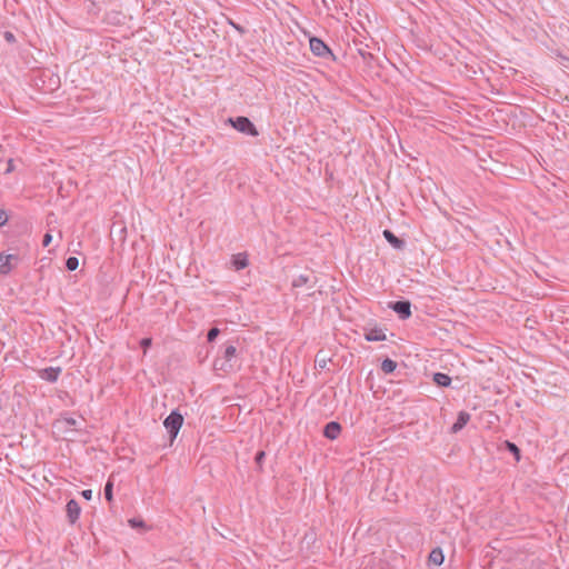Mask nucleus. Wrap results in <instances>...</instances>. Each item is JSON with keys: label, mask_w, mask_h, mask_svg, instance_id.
<instances>
[{"label": "nucleus", "mask_w": 569, "mask_h": 569, "mask_svg": "<svg viewBox=\"0 0 569 569\" xmlns=\"http://www.w3.org/2000/svg\"><path fill=\"white\" fill-rule=\"evenodd\" d=\"M396 368H397V362L389 358L385 359L381 363V370L385 373H391L396 370Z\"/></svg>", "instance_id": "dca6fc26"}, {"label": "nucleus", "mask_w": 569, "mask_h": 569, "mask_svg": "<svg viewBox=\"0 0 569 569\" xmlns=\"http://www.w3.org/2000/svg\"><path fill=\"white\" fill-rule=\"evenodd\" d=\"M79 260L76 257H69L66 261V267L68 270L73 271L78 268Z\"/></svg>", "instance_id": "a211bd4d"}, {"label": "nucleus", "mask_w": 569, "mask_h": 569, "mask_svg": "<svg viewBox=\"0 0 569 569\" xmlns=\"http://www.w3.org/2000/svg\"><path fill=\"white\" fill-rule=\"evenodd\" d=\"M232 264L236 270L244 269L249 264L247 253H238L233 256Z\"/></svg>", "instance_id": "ddd939ff"}, {"label": "nucleus", "mask_w": 569, "mask_h": 569, "mask_svg": "<svg viewBox=\"0 0 569 569\" xmlns=\"http://www.w3.org/2000/svg\"><path fill=\"white\" fill-rule=\"evenodd\" d=\"M383 237L396 249H402L405 247V241L395 236L390 230H385Z\"/></svg>", "instance_id": "9b49d317"}, {"label": "nucleus", "mask_w": 569, "mask_h": 569, "mask_svg": "<svg viewBox=\"0 0 569 569\" xmlns=\"http://www.w3.org/2000/svg\"><path fill=\"white\" fill-rule=\"evenodd\" d=\"M12 38H13L12 33H10V32L6 33V39L7 40H11Z\"/></svg>", "instance_id": "c756f323"}, {"label": "nucleus", "mask_w": 569, "mask_h": 569, "mask_svg": "<svg viewBox=\"0 0 569 569\" xmlns=\"http://www.w3.org/2000/svg\"><path fill=\"white\" fill-rule=\"evenodd\" d=\"M264 457H266V452L262 450L258 451L256 455L254 461L257 463L259 471H262V462H263Z\"/></svg>", "instance_id": "412c9836"}, {"label": "nucleus", "mask_w": 569, "mask_h": 569, "mask_svg": "<svg viewBox=\"0 0 569 569\" xmlns=\"http://www.w3.org/2000/svg\"><path fill=\"white\" fill-rule=\"evenodd\" d=\"M66 511L70 523H74L79 519L81 509L79 503L76 500L71 499L68 501L66 506Z\"/></svg>", "instance_id": "0eeeda50"}, {"label": "nucleus", "mask_w": 569, "mask_h": 569, "mask_svg": "<svg viewBox=\"0 0 569 569\" xmlns=\"http://www.w3.org/2000/svg\"><path fill=\"white\" fill-rule=\"evenodd\" d=\"M391 309L399 316L400 319H407L411 316L409 301H396L391 303Z\"/></svg>", "instance_id": "423d86ee"}, {"label": "nucleus", "mask_w": 569, "mask_h": 569, "mask_svg": "<svg viewBox=\"0 0 569 569\" xmlns=\"http://www.w3.org/2000/svg\"><path fill=\"white\" fill-rule=\"evenodd\" d=\"M112 489H113V483H112V481L108 480V482L104 486V497L108 501L112 500Z\"/></svg>", "instance_id": "aec40b11"}, {"label": "nucleus", "mask_w": 569, "mask_h": 569, "mask_svg": "<svg viewBox=\"0 0 569 569\" xmlns=\"http://www.w3.org/2000/svg\"><path fill=\"white\" fill-rule=\"evenodd\" d=\"M365 338L368 341H383L386 340V335L381 329L373 328L366 332Z\"/></svg>", "instance_id": "f8f14e48"}, {"label": "nucleus", "mask_w": 569, "mask_h": 569, "mask_svg": "<svg viewBox=\"0 0 569 569\" xmlns=\"http://www.w3.org/2000/svg\"><path fill=\"white\" fill-rule=\"evenodd\" d=\"M470 420V415L467 411H460L457 421L452 425L451 431L459 432Z\"/></svg>", "instance_id": "9d476101"}, {"label": "nucleus", "mask_w": 569, "mask_h": 569, "mask_svg": "<svg viewBox=\"0 0 569 569\" xmlns=\"http://www.w3.org/2000/svg\"><path fill=\"white\" fill-rule=\"evenodd\" d=\"M232 26H233L237 30H239L240 32H243L242 28H240L239 26H237V24H234V23H232Z\"/></svg>", "instance_id": "7c9ffc66"}, {"label": "nucleus", "mask_w": 569, "mask_h": 569, "mask_svg": "<svg viewBox=\"0 0 569 569\" xmlns=\"http://www.w3.org/2000/svg\"><path fill=\"white\" fill-rule=\"evenodd\" d=\"M13 170H14L13 160L9 159L7 161V166H6V169H4L3 173L8 174V173H11Z\"/></svg>", "instance_id": "a878e982"}, {"label": "nucleus", "mask_w": 569, "mask_h": 569, "mask_svg": "<svg viewBox=\"0 0 569 569\" xmlns=\"http://www.w3.org/2000/svg\"><path fill=\"white\" fill-rule=\"evenodd\" d=\"M507 449L515 456L516 460L519 461L520 459V450L519 448L510 441H506Z\"/></svg>", "instance_id": "f3484780"}, {"label": "nucleus", "mask_w": 569, "mask_h": 569, "mask_svg": "<svg viewBox=\"0 0 569 569\" xmlns=\"http://www.w3.org/2000/svg\"><path fill=\"white\" fill-rule=\"evenodd\" d=\"M309 44L311 52L318 57H325L326 54L330 53V49L319 38H311Z\"/></svg>", "instance_id": "39448f33"}, {"label": "nucleus", "mask_w": 569, "mask_h": 569, "mask_svg": "<svg viewBox=\"0 0 569 569\" xmlns=\"http://www.w3.org/2000/svg\"><path fill=\"white\" fill-rule=\"evenodd\" d=\"M308 281H309V277L308 276L300 274L299 277H297L293 280L292 286L298 288V287H301V286L306 284Z\"/></svg>", "instance_id": "6ab92c4d"}, {"label": "nucleus", "mask_w": 569, "mask_h": 569, "mask_svg": "<svg viewBox=\"0 0 569 569\" xmlns=\"http://www.w3.org/2000/svg\"><path fill=\"white\" fill-rule=\"evenodd\" d=\"M340 431H341L340 425L336 421H331L326 425L323 435L326 438H328L330 440H335L339 437Z\"/></svg>", "instance_id": "1a4fd4ad"}, {"label": "nucleus", "mask_w": 569, "mask_h": 569, "mask_svg": "<svg viewBox=\"0 0 569 569\" xmlns=\"http://www.w3.org/2000/svg\"><path fill=\"white\" fill-rule=\"evenodd\" d=\"M82 497L87 500H90L92 498V490L86 489L81 492Z\"/></svg>", "instance_id": "c85d7f7f"}, {"label": "nucleus", "mask_w": 569, "mask_h": 569, "mask_svg": "<svg viewBox=\"0 0 569 569\" xmlns=\"http://www.w3.org/2000/svg\"><path fill=\"white\" fill-rule=\"evenodd\" d=\"M61 372V368L59 367H49L38 371L39 377L49 382H56Z\"/></svg>", "instance_id": "6e6552de"}, {"label": "nucleus", "mask_w": 569, "mask_h": 569, "mask_svg": "<svg viewBox=\"0 0 569 569\" xmlns=\"http://www.w3.org/2000/svg\"><path fill=\"white\" fill-rule=\"evenodd\" d=\"M229 122L239 132H242V133H246V134H249L252 137H257L259 134L254 124L247 117H237L236 119L230 118Z\"/></svg>", "instance_id": "7ed1b4c3"}, {"label": "nucleus", "mask_w": 569, "mask_h": 569, "mask_svg": "<svg viewBox=\"0 0 569 569\" xmlns=\"http://www.w3.org/2000/svg\"><path fill=\"white\" fill-rule=\"evenodd\" d=\"M8 221V216L4 210L0 209V227L6 224Z\"/></svg>", "instance_id": "bb28decb"}, {"label": "nucleus", "mask_w": 569, "mask_h": 569, "mask_svg": "<svg viewBox=\"0 0 569 569\" xmlns=\"http://www.w3.org/2000/svg\"><path fill=\"white\" fill-rule=\"evenodd\" d=\"M220 333V330L218 328H211L209 331H208V335H207V338H208V341L209 342H212Z\"/></svg>", "instance_id": "5701e85b"}, {"label": "nucleus", "mask_w": 569, "mask_h": 569, "mask_svg": "<svg viewBox=\"0 0 569 569\" xmlns=\"http://www.w3.org/2000/svg\"><path fill=\"white\" fill-rule=\"evenodd\" d=\"M183 423V417L178 411H172L163 421L166 429L170 435L171 442L177 437L181 426Z\"/></svg>", "instance_id": "f03ea898"}, {"label": "nucleus", "mask_w": 569, "mask_h": 569, "mask_svg": "<svg viewBox=\"0 0 569 569\" xmlns=\"http://www.w3.org/2000/svg\"><path fill=\"white\" fill-rule=\"evenodd\" d=\"M58 422L59 423H64L67 426H76L77 425V420L73 419V418H62Z\"/></svg>", "instance_id": "393cba45"}, {"label": "nucleus", "mask_w": 569, "mask_h": 569, "mask_svg": "<svg viewBox=\"0 0 569 569\" xmlns=\"http://www.w3.org/2000/svg\"><path fill=\"white\" fill-rule=\"evenodd\" d=\"M129 525L134 528V529H138V528H144L146 525L143 522L142 519H138V518H132L129 520Z\"/></svg>", "instance_id": "4be33fe9"}, {"label": "nucleus", "mask_w": 569, "mask_h": 569, "mask_svg": "<svg viewBox=\"0 0 569 569\" xmlns=\"http://www.w3.org/2000/svg\"><path fill=\"white\" fill-rule=\"evenodd\" d=\"M17 254L0 253V273L7 274L18 263Z\"/></svg>", "instance_id": "20e7f679"}, {"label": "nucleus", "mask_w": 569, "mask_h": 569, "mask_svg": "<svg viewBox=\"0 0 569 569\" xmlns=\"http://www.w3.org/2000/svg\"><path fill=\"white\" fill-rule=\"evenodd\" d=\"M428 560L430 563H432L435 566L442 565V562L445 560L442 550L440 548H435L433 550H431V552L429 553Z\"/></svg>", "instance_id": "4468645a"}, {"label": "nucleus", "mask_w": 569, "mask_h": 569, "mask_svg": "<svg viewBox=\"0 0 569 569\" xmlns=\"http://www.w3.org/2000/svg\"><path fill=\"white\" fill-rule=\"evenodd\" d=\"M433 381L440 387H448L451 383V378L446 373H435Z\"/></svg>", "instance_id": "2eb2a0df"}, {"label": "nucleus", "mask_w": 569, "mask_h": 569, "mask_svg": "<svg viewBox=\"0 0 569 569\" xmlns=\"http://www.w3.org/2000/svg\"><path fill=\"white\" fill-rule=\"evenodd\" d=\"M237 358V348L233 345H227L223 355L213 361V369L217 371L230 372L234 370V359Z\"/></svg>", "instance_id": "f257e3e1"}, {"label": "nucleus", "mask_w": 569, "mask_h": 569, "mask_svg": "<svg viewBox=\"0 0 569 569\" xmlns=\"http://www.w3.org/2000/svg\"><path fill=\"white\" fill-rule=\"evenodd\" d=\"M51 241H52V236L50 233H46L43 236L42 246L48 247Z\"/></svg>", "instance_id": "cd10ccee"}, {"label": "nucleus", "mask_w": 569, "mask_h": 569, "mask_svg": "<svg viewBox=\"0 0 569 569\" xmlns=\"http://www.w3.org/2000/svg\"><path fill=\"white\" fill-rule=\"evenodd\" d=\"M151 343H152V339L151 338H143L140 341V346L142 347L144 353L147 352V350L151 346Z\"/></svg>", "instance_id": "b1692460"}]
</instances>
